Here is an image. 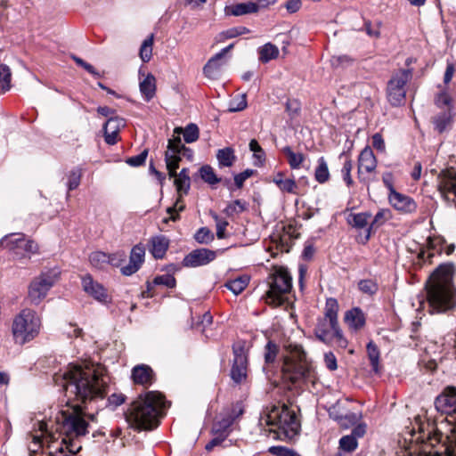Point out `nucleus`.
Returning a JSON list of instances; mask_svg holds the SVG:
<instances>
[{
    "mask_svg": "<svg viewBox=\"0 0 456 456\" xmlns=\"http://www.w3.org/2000/svg\"><path fill=\"white\" fill-rule=\"evenodd\" d=\"M68 398L55 417L58 444L55 456H76L82 449L80 438L88 434L89 420L94 415L86 414L79 403L102 399L107 394L109 377L106 369L99 363L70 364L61 373L54 376Z\"/></svg>",
    "mask_w": 456,
    "mask_h": 456,
    "instance_id": "obj_1",
    "label": "nucleus"
},
{
    "mask_svg": "<svg viewBox=\"0 0 456 456\" xmlns=\"http://www.w3.org/2000/svg\"><path fill=\"white\" fill-rule=\"evenodd\" d=\"M453 273L452 264H442L431 274L427 286V300L431 314L445 313L455 306Z\"/></svg>",
    "mask_w": 456,
    "mask_h": 456,
    "instance_id": "obj_2",
    "label": "nucleus"
},
{
    "mask_svg": "<svg viewBox=\"0 0 456 456\" xmlns=\"http://www.w3.org/2000/svg\"><path fill=\"white\" fill-rule=\"evenodd\" d=\"M166 408L164 396L156 391H150L138 396L126 412V421L134 428L151 430L159 424V418Z\"/></svg>",
    "mask_w": 456,
    "mask_h": 456,
    "instance_id": "obj_3",
    "label": "nucleus"
},
{
    "mask_svg": "<svg viewBox=\"0 0 456 456\" xmlns=\"http://www.w3.org/2000/svg\"><path fill=\"white\" fill-rule=\"evenodd\" d=\"M261 426L271 427L270 432L276 436L274 438L291 439L300 430V422L296 412L286 404L267 407L259 419Z\"/></svg>",
    "mask_w": 456,
    "mask_h": 456,
    "instance_id": "obj_4",
    "label": "nucleus"
},
{
    "mask_svg": "<svg viewBox=\"0 0 456 456\" xmlns=\"http://www.w3.org/2000/svg\"><path fill=\"white\" fill-rule=\"evenodd\" d=\"M286 354L283 355L281 367L284 379L296 383L300 380L312 381L315 379L314 370L302 346L288 342L284 345Z\"/></svg>",
    "mask_w": 456,
    "mask_h": 456,
    "instance_id": "obj_5",
    "label": "nucleus"
},
{
    "mask_svg": "<svg viewBox=\"0 0 456 456\" xmlns=\"http://www.w3.org/2000/svg\"><path fill=\"white\" fill-rule=\"evenodd\" d=\"M338 309L339 306L337 299L333 297L327 298L324 315L318 319L314 328V335L320 341L327 345L345 349L348 345V341L344 337L338 324Z\"/></svg>",
    "mask_w": 456,
    "mask_h": 456,
    "instance_id": "obj_6",
    "label": "nucleus"
},
{
    "mask_svg": "<svg viewBox=\"0 0 456 456\" xmlns=\"http://www.w3.org/2000/svg\"><path fill=\"white\" fill-rule=\"evenodd\" d=\"M41 330V319L29 308L21 310L12 324V333L16 344L24 345L36 338Z\"/></svg>",
    "mask_w": 456,
    "mask_h": 456,
    "instance_id": "obj_7",
    "label": "nucleus"
},
{
    "mask_svg": "<svg viewBox=\"0 0 456 456\" xmlns=\"http://www.w3.org/2000/svg\"><path fill=\"white\" fill-rule=\"evenodd\" d=\"M38 428L29 435L28 444L30 456H55L58 439L55 434L48 430L46 422L38 421Z\"/></svg>",
    "mask_w": 456,
    "mask_h": 456,
    "instance_id": "obj_8",
    "label": "nucleus"
},
{
    "mask_svg": "<svg viewBox=\"0 0 456 456\" xmlns=\"http://www.w3.org/2000/svg\"><path fill=\"white\" fill-rule=\"evenodd\" d=\"M269 289L266 292V302L280 305L284 302L285 296L292 288V278L285 267H275L269 277Z\"/></svg>",
    "mask_w": 456,
    "mask_h": 456,
    "instance_id": "obj_9",
    "label": "nucleus"
},
{
    "mask_svg": "<svg viewBox=\"0 0 456 456\" xmlns=\"http://www.w3.org/2000/svg\"><path fill=\"white\" fill-rule=\"evenodd\" d=\"M181 154L183 156H191V151L185 147L181 138L175 137L168 140L167 150L165 153V161L170 177L179 176L182 178H190L189 169L183 168L178 174L176 173L181 160Z\"/></svg>",
    "mask_w": 456,
    "mask_h": 456,
    "instance_id": "obj_10",
    "label": "nucleus"
},
{
    "mask_svg": "<svg viewBox=\"0 0 456 456\" xmlns=\"http://www.w3.org/2000/svg\"><path fill=\"white\" fill-rule=\"evenodd\" d=\"M59 275L58 269H51L34 278L28 286V298L30 303L36 305H38L58 281Z\"/></svg>",
    "mask_w": 456,
    "mask_h": 456,
    "instance_id": "obj_11",
    "label": "nucleus"
},
{
    "mask_svg": "<svg viewBox=\"0 0 456 456\" xmlns=\"http://www.w3.org/2000/svg\"><path fill=\"white\" fill-rule=\"evenodd\" d=\"M411 78L409 69H400L395 73L387 83V97L393 106H400L405 102V86Z\"/></svg>",
    "mask_w": 456,
    "mask_h": 456,
    "instance_id": "obj_12",
    "label": "nucleus"
},
{
    "mask_svg": "<svg viewBox=\"0 0 456 456\" xmlns=\"http://www.w3.org/2000/svg\"><path fill=\"white\" fill-rule=\"evenodd\" d=\"M233 363L231 369V378L233 382H244L248 375V349L244 341H239L232 346Z\"/></svg>",
    "mask_w": 456,
    "mask_h": 456,
    "instance_id": "obj_13",
    "label": "nucleus"
},
{
    "mask_svg": "<svg viewBox=\"0 0 456 456\" xmlns=\"http://www.w3.org/2000/svg\"><path fill=\"white\" fill-rule=\"evenodd\" d=\"M6 248L14 254L19 255V249H23L28 254L38 253L39 247L32 240H26L23 233H12L4 236L0 240V248Z\"/></svg>",
    "mask_w": 456,
    "mask_h": 456,
    "instance_id": "obj_14",
    "label": "nucleus"
},
{
    "mask_svg": "<svg viewBox=\"0 0 456 456\" xmlns=\"http://www.w3.org/2000/svg\"><path fill=\"white\" fill-rule=\"evenodd\" d=\"M242 413L243 411L239 405H232L224 409L213 424L212 433L227 436L229 428L232 425L235 419Z\"/></svg>",
    "mask_w": 456,
    "mask_h": 456,
    "instance_id": "obj_15",
    "label": "nucleus"
},
{
    "mask_svg": "<svg viewBox=\"0 0 456 456\" xmlns=\"http://www.w3.org/2000/svg\"><path fill=\"white\" fill-rule=\"evenodd\" d=\"M437 187L441 196L450 200V195L456 198V171L453 168L443 170L437 177Z\"/></svg>",
    "mask_w": 456,
    "mask_h": 456,
    "instance_id": "obj_16",
    "label": "nucleus"
},
{
    "mask_svg": "<svg viewBox=\"0 0 456 456\" xmlns=\"http://www.w3.org/2000/svg\"><path fill=\"white\" fill-rule=\"evenodd\" d=\"M216 257V251L208 248H198L190 252L183 260L185 267H198L206 265L214 261Z\"/></svg>",
    "mask_w": 456,
    "mask_h": 456,
    "instance_id": "obj_17",
    "label": "nucleus"
},
{
    "mask_svg": "<svg viewBox=\"0 0 456 456\" xmlns=\"http://www.w3.org/2000/svg\"><path fill=\"white\" fill-rule=\"evenodd\" d=\"M144 246L142 244L134 246L130 252L129 263L120 268L121 273L126 276H130L135 273L144 262Z\"/></svg>",
    "mask_w": 456,
    "mask_h": 456,
    "instance_id": "obj_18",
    "label": "nucleus"
},
{
    "mask_svg": "<svg viewBox=\"0 0 456 456\" xmlns=\"http://www.w3.org/2000/svg\"><path fill=\"white\" fill-rule=\"evenodd\" d=\"M388 200L395 209L404 214L413 213L417 209V203L412 198L396 191L388 194Z\"/></svg>",
    "mask_w": 456,
    "mask_h": 456,
    "instance_id": "obj_19",
    "label": "nucleus"
},
{
    "mask_svg": "<svg viewBox=\"0 0 456 456\" xmlns=\"http://www.w3.org/2000/svg\"><path fill=\"white\" fill-rule=\"evenodd\" d=\"M233 46L234 44L229 45L208 60L203 68V73L207 77L211 79H216L218 77L221 67L223 65V58L224 54H226L233 48Z\"/></svg>",
    "mask_w": 456,
    "mask_h": 456,
    "instance_id": "obj_20",
    "label": "nucleus"
},
{
    "mask_svg": "<svg viewBox=\"0 0 456 456\" xmlns=\"http://www.w3.org/2000/svg\"><path fill=\"white\" fill-rule=\"evenodd\" d=\"M377 167V159L370 147L366 146L360 153L358 158V175L362 179L363 172L372 174Z\"/></svg>",
    "mask_w": 456,
    "mask_h": 456,
    "instance_id": "obj_21",
    "label": "nucleus"
},
{
    "mask_svg": "<svg viewBox=\"0 0 456 456\" xmlns=\"http://www.w3.org/2000/svg\"><path fill=\"white\" fill-rule=\"evenodd\" d=\"M84 290L99 302H107L108 293L106 289L97 281H94L91 275L82 278Z\"/></svg>",
    "mask_w": 456,
    "mask_h": 456,
    "instance_id": "obj_22",
    "label": "nucleus"
},
{
    "mask_svg": "<svg viewBox=\"0 0 456 456\" xmlns=\"http://www.w3.org/2000/svg\"><path fill=\"white\" fill-rule=\"evenodd\" d=\"M133 381L144 387L151 386L155 379L153 370L147 364H138L132 370Z\"/></svg>",
    "mask_w": 456,
    "mask_h": 456,
    "instance_id": "obj_23",
    "label": "nucleus"
},
{
    "mask_svg": "<svg viewBox=\"0 0 456 456\" xmlns=\"http://www.w3.org/2000/svg\"><path fill=\"white\" fill-rule=\"evenodd\" d=\"M344 322L350 330L357 331L365 325V315L359 307H354L345 313Z\"/></svg>",
    "mask_w": 456,
    "mask_h": 456,
    "instance_id": "obj_24",
    "label": "nucleus"
},
{
    "mask_svg": "<svg viewBox=\"0 0 456 456\" xmlns=\"http://www.w3.org/2000/svg\"><path fill=\"white\" fill-rule=\"evenodd\" d=\"M259 11V5L254 2L240 3L224 9L226 15L241 16L245 14L256 13Z\"/></svg>",
    "mask_w": 456,
    "mask_h": 456,
    "instance_id": "obj_25",
    "label": "nucleus"
},
{
    "mask_svg": "<svg viewBox=\"0 0 456 456\" xmlns=\"http://www.w3.org/2000/svg\"><path fill=\"white\" fill-rule=\"evenodd\" d=\"M140 93L146 102H150L156 94V78L148 73L139 83Z\"/></svg>",
    "mask_w": 456,
    "mask_h": 456,
    "instance_id": "obj_26",
    "label": "nucleus"
},
{
    "mask_svg": "<svg viewBox=\"0 0 456 456\" xmlns=\"http://www.w3.org/2000/svg\"><path fill=\"white\" fill-rule=\"evenodd\" d=\"M151 252L155 258H162L169 245L168 240L164 236L153 237L151 240Z\"/></svg>",
    "mask_w": 456,
    "mask_h": 456,
    "instance_id": "obj_27",
    "label": "nucleus"
},
{
    "mask_svg": "<svg viewBox=\"0 0 456 456\" xmlns=\"http://www.w3.org/2000/svg\"><path fill=\"white\" fill-rule=\"evenodd\" d=\"M453 114L452 110H445L433 118L435 129L439 133H443L448 126L452 125Z\"/></svg>",
    "mask_w": 456,
    "mask_h": 456,
    "instance_id": "obj_28",
    "label": "nucleus"
},
{
    "mask_svg": "<svg viewBox=\"0 0 456 456\" xmlns=\"http://www.w3.org/2000/svg\"><path fill=\"white\" fill-rule=\"evenodd\" d=\"M174 133L176 134L175 137H179L180 134H183V139L187 143L196 142L199 138V128L195 124H189L184 129L182 127H175Z\"/></svg>",
    "mask_w": 456,
    "mask_h": 456,
    "instance_id": "obj_29",
    "label": "nucleus"
},
{
    "mask_svg": "<svg viewBox=\"0 0 456 456\" xmlns=\"http://www.w3.org/2000/svg\"><path fill=\"white\" fill-rule=\"evenodd\" d=\"M366 350L372 370L375 373H379L380 370V352L378 346L373 341H370L367 344Z\"/></svg>",
    "mask_w": 456,
    "mask_h": 456,
    "instance_id": "obj_30",
    "label": "nucleus"
},
{
    "mask_svg": "<svg viewBox=\"0 0 456 456\" xmlns=\"http://www.w3.org/2000/svg\"><path fill=\"white\" fill-rule=\"evenodd\" d=\"M370 216H371V215L368 212L351 214L348 216V224L357 229L366 228L368 230L369 226L370 224Z\"/></svg>",
    "mask_w": 456,
    "mask_h": 456,
    "instance_id": "obj_31",
    "label": "nucleus"
},
{
    "mask_svg": "<svg viewBox=\"0 0 456 456\" xmlns=\"http://www.w3.org/2000/svg\"><path fill=\"white\" fill-rule=\"evenodd\" d=\"M216 159L219 167H232L236 159L233 149L226 147L217 151Z\"/></svg>",
    "mask_w": 456,
    "mask_h": 456,
    "instance_id": "obj_32",
    "label": "nucleus"
},
{
    "mask_svg": "<svg viewBox=\"0 0 456 456\" xmlns=\"http://www.w3.org/2000/svg\"><path fill=\"white\" fill-rule=\"evenodd\" d=\"M445 240L443 237L433 236L428 237L427 240L428 253L427 257L431 258L435 253L440 254L444 250Z\"/></svg>",
    "mask_w": 456,
    "mask_h": 456,
    "instance_id": "obj_33",
    "label": "nucleus"
},
{
    "mask_svg": "<svg viewBox=\"0 0 456 456\" xmlns=\"http://www.w3.org/2000/svg\"><path fill=\"white\" fill-rule=\"evenodd\" d=\"M248 275H241L234 280L225 283V287L230 289L234 295L240 294L249 283Z\"/></svg>",
    "mask_w": 456,
    "mask_h": 456,
    "instance_id": "obj_34",
    "label": "nucleus"
},
{
    "mask_svg": "<svg viewBox=\"0 0 456 456\" xmlns=\"http://www.w3.org/2000/svg\"><path fill=\"white\" fill-rule=\"evenodd\" d=\"M314 178L320 183H324L330 179L328 164L323 157L318 159L317 167L314 170Z\"/></svg>",
    "mask_w": 456,
    "mask_h": 456,
    "instance_id": "obj_35",
    "label": "nucleus"
},
{
    "mask_svg": "<svg viewBox=\"0 0 456 456\" xmlns=\"http://www.w3.org/2000/svg\"><path fill=\"white\" fill-rule=\"evenodd\" d=\"M259 60L263 63H266L273 59H276L279 55V49L276 45L267 43L259 48Z\"/></svg>",
    "mask_w": 456,
    "mask_h": 456,
    "instance_id": "obj_36",
    "label": "nucleus"
},
{
    "mask_svg": "<svg viewBox=\"0 0 456 456\" xmlns=\"http://www.w3.org/2000/svg\"><path fill=\"white\" fill-rule=\"evenodd\" d=\"M288 159V163L291 169H298L305 160V155L302 153H296L289 146L282 149Z\"/></svg>",
    "mask_w": 456,
    "mask_h": 456,
    "instance_id": "obj_37",
    "label": "nucleus"
},
{
    "mask_svg": "<svg viewBox=\"0 0 456 456\" xmlns=\"http://www.w3.org/2000/svg\"><path fill=\"white\" fill-rule=\"evenodd\" d=\"M279 352V346L273 341H268L265 346V366L263 367V370L267 373V366L274 363L277 354Z\"/></svg>",
    "mask_w": 456,
    "mask_h": 456,
    "instance_id": "obj_38",
    "label": "nucleus"
},
{
    "mask_svg": "<svg viewBox=\"0 0 456 456\" xmlns=\"http://www.w3.org/2000/svg\"><path fill=\"white\" fill-rule=\"evenodd\" d=\"M249 150L253 152L254 165L261 167L265 161V152L256 139H252L248 144Z\"/></svg>",
    "mask_w": 456,
    "mask_h": 456,
    "instance_id": "obj_39",
    "label": "nucleus"
},
{
    "mask_svg": "<svg viewBox=\"0 0 456 456\" xmlns=\"http://www.w3.org/2000/svg\"><path fill=\"white\" fill-rule=\"evenodd\" d=\"M391 217V213L389 209L383 208L380 209L374 216L372 222L370 223L368 228V235L367 240L370 238V230L377 229L380 225H382L387 220Z\"/></svg>",
    "mask_w": 456,
    "mask_h": 456,
    "instance_id": "obj_40",
    "label": "nucleus"
},
{
    "mask_svg": "<svg viewBox=\"0 0 456 456\" xmlns=\"http://www.w3.org/2000/svg\"><path fill=\"white\" fill-rule=\"evenodd\" d=\"M154 35L151 34L142 44L140 48V58L143 62H148L152 56V45Z\"/></svg>",
    "mask_w": 456,
    "mask_h": 456,
    "instance_id": "obj_41",
    "label": "nucleus"
},
{
    "mask_svg": "<svg viewBox=\"0 0 456 456\" xmlns=\"http://www.w3.org/2000/svg\"><path fill=\"white\" fill-rule=\"evenodd\" d=\"M200 175L201 179L205 183H207L212 186L218 183L221 181V178L217 177L213 167L208 165H205L200 167Z\"/></svg>",
    "mask_w": 456,
    "mask_h": 456,
    "instance_id": "obj_42",
    "label": "nucleus"
},
{
    "mask_svg": "<svg viewBox=\"0 0 456 456\" xmlns=\"http://www.w3.org/2000/svg\"><path fill=\"white\" fill-rule=\"evenodd\" d=\"M12 73L10 68L5 64L0 65V92L5 93L11 88Z\"/></svg>",
    "mask_w": 456,
    "mask_h": 456,
    "instance_id": "obj_43",
    "label": "nucleus"
},
{
    "mask_svg": "<svg viewBox=\"0 0 456 456\" xmlns=\"http://www.w3.org/2000/svg\"><path fill=\"white\" fill-rule=\"evenodd\" d=\"M89 261L94 267L97 269H103L106 265H108L110 257L109 255L105 254L104 252L95 251L90 255Z\"/></svg>",
    "mask_w": 456,
    "mask_h": 456,
    "instance_id": "obj_44",
    "label": "nucleus"
},
{
    "mask_svg": "<svg viewBox=\"0 0 456 456\" xmlns=\"http://www.w3.org/2000/svg\"><path fill=\"white\" fill-rule=\"evenodd\" d=\"M248 33H249V29L248 28L240 26V27H233V28L226 29V30L221 32L218 35V37H219V41H223V40H226V39L234 38L236 37L245 35Z\"/></svg>",
    "mask_w": 456,
    "mask_h": 456,
    "instance_id": "obj_45",
    "label": "nucleus"
},
{
    "mask_svg": "<svg viewBox=\"0 0 456 456\" xmlns=\"http://www.w3.org/2000/svg\"><path fill=\"white\" fill-rule=\"evenodd\" d=\"M358 443L354 436H344L339 440V448L346 452H351L357 448Z\"/></svg>",
    "mask_w": 456,
    "mask_h": 456,
    "instance_id": "obj_46",
    "label": "nucleus"
},
{
    "mask_svg": "<svg viewBox=\"0 0 456 456\" xmlns=\"http://www.w3.org/2000/svg\"><path fill=\"white\" fill-rule=\"evenodd\" d=\"M81 176V168L77 167L69 172L67 183L69 191H73L78 187L80 184Z\"/></svg>",
    "mask_w": 456,
    "mask_h": 456,
    "instance_id": "obj_47",
    "label": "nucleus"
},
{
    "mask_svg": "<svg viewBox=\"0 0 456 456\" xmlns=\"http://www.w3.org/2000/svg\"><path fill=\"white\" fill-rule=\"evenodd\" d=\"M246 209V203L242 200H236L231 202L224 209V213L228 216L242 213Z\"/></svg>",
    "mask_w": 456,
    "mask_h": 456,
    "instance_id": "obj_48",
    "label": "nucleus"
},
{
    "mask_svg": "<svg viewBox=\"0 0 456 456\" xmlns=\"http://www.w3.org/2000/svg\"><path fill=\"white\" fill-rule=\"evenodd\" d=\"M282 192L297 194V184L294 179L285 178L277 185Z\"/></svg>",
    "mask_w": 456,
    "mask_h": 456,
    "instance_id": "obj_49",
    "label": "nucleus"
},
{
    "mask_svg": "<svg viewBox=\"0 0 456 456\" xmlns=\"http://www.w3.org/2000/svg\"><path fill=\"white\" fill-rule=\"evenodd\" d=\"M125 125L126 122L124 118L119 117H110V118L105 123L103 129L119 133L120 129L124 127Z\"/></svg>",
    "mask_w": 456,
    "mask_h": 456,
    "instance_id": "obj_50",
    "label": "nucleus"
},
{
    "mask_svg": "<svg viewBox=\"0 0 456 456\" xmlns=\"http://www.w3.org/2000/svg\"><path fill=\"white\" fill-rule=\"evenodd\" d=\"M195 240L201 244H208L214 240V234L207 227H202L198 230L194 235Z\"/></svg>",
    "mask_w": 456,
    "mask_h": 456,
    "instance_id": "obj_51",
    "label": "nucleus"
},
{
    "mask_svg": "<svg viewBox=\"0 0 456 456\" xmlns=\"http://www.w3.org/2000/svg\"><path fill=\"white\" fill-rule=\"evenodd\" d=\"M352 168H353V162L348 157L346 156V159H345L343 167L341 169V174H342L343 180L345 181V183H346L347 186H351L354 183V181L351 176Z\"/></svg>",
    "mask_w": 456,
    "mask_h": 456,
    "instance_id": "obj_52",
    "label": "nucleus"
},
{
    "mask_svg": "<svg viewBox=\"0 0 456 456\" xmlns=\"http://www.w3.org/2000/svg\"><path fill=\"white\" fill-rule=\"evenodd\" d=\"M182 198H183V196H180V194H178V198H177L174 207L167 208V213L170 214V216L168 219H170L174 222L179 218L178 212L183 211L185 208V205H184Z\"/></svg>",
    "mask_w": 456,
    "mask_h": 456,
    "instance_id": "obj_53",
    "label": "nucleus"
},
{
    "mask_svg": "<svg viewBox=\"0 0 456 456\" xmlns=\"http://www.w3.org/2000/svg\"><path fill=\"white\" fill-rule=\"evenodd\" d=\"M247 107L246 95H238L233 98L229 103V111L236 112L244 110Z\"/></svg>",
    "mask_w": 456,
    "mask_h": 456,
    "instance_id": "obj_54",
    "label": "nucleus"
},
{
    "mask_svg": "<svg viewBox=\"0 0 456 456\" xmlns=\"http://www.w3.org/2000/svg\"><path fill=\"white\" fill-rule=\"evenodd\" d=\"M190 181V178L175 176V185L176 187L177 193L180 194V196H183L188 193L191 187Z\"/></svg>",
    "mask_w": 456,
    "mask_h": 456,
    "instance_id": "obj_55",
    "label": "nucleus"
},
{
    "mask_svg": "<svg viewBox=\"0 0 456 456\" xmlns=\"http://www.w3.org/2000/svg\"><path fill=\"white\" fill-rule=\"evenodd\" d=\"M435 102L438 108H446V110H452V97L445 91L437 94Z\"/></svg>",
    "mask_w": 456,
    "mask_h": 456,
    "instance_id": "obj_56",
    "label": "nucleus"
},
{
    "mask_svg": "<svg viewBox=\"0 0 456 456\" xmlns=\"http://www.w3.org/2000/svg\"><path fill=\"white\" fill-rule=\"evenodd\" d=\"M359 289L365 294L373 295L378 290L377 283L372 280H362L358 283Z\"/></svg>",
    "mask_w": 456,
    "mask_h": 456,
    "instance_id": "obj_57",
    "label": "nucleus"
},
{
    "mask_svg": "<svg viewBox=\"0 0 456 456\" xmlns=\"http://www.w3.org/2000/svg\"><path fill=\"white\" fill-rule=\"evenodd\" d=\"M175 279L171 274H163L156 276L153 280L155 285H164L167 288H174L175 286Z\"/></svg>",
    "mask_w": 456,
    "mask_h": 456,
    "instance_id": "obj_58",
    "label": "nucleus"
},
{
    "mask_svg": "<svg viewBox=\"0 0 456 456\" xmlns=\"http://www.w3.org/2000/svg\"><path fill=\"white\" fill-rule=\"evenodd\" d=\"M268 452L275 456H299L294 450L285 446H271Z\"/></svg>",
    "mask_w": 456,
    "mask_h": 456,
    "instance_id": "obj_59",
    "label": "nucleus"
},
{
    "mask_svg": "<svg viewBox=\"0 0 456 456\" xmlns=\"http://www.w3.org/2000/svg\"><path fill=\"white\" fill-rule=\"evenodd\" d=\"M213 218L216 223V236L218 239L225 238V229L228 225V222L224 219L219 218L216 214L212 215Z\"/></svg>",
    "mask_w": 456,
    "mask_h": 456,
    "instance_id": "obj_60",
    "label": "nucleus"
},
{
    "mask_svg": "<svg viewBox=\"0 0 456 456\" xmlns=\"http://www.w3.org/2000/svg\"><path fill=\"white\" fill-rule=\"evenodd\" d=\"M354 59L347 54L335 56L332 58V64L340 67H348L352 65Z\"/></svg>",
    "mask_w": 456,
    "mask_h": 456,
    "instance_id": "obj_61",
    "label": "nucleus"
},
{
    "mask_svg": "<svg viewBox=\"0 0 456 456\" xmlns=\"http://www.w3.org/2000/svg\"><path fill=\"white\" fill-rule=\"evenodd\" d=\"M147 155H148V151L144 150L140 154H138L136 156H133L131 158H128L126 162L129 166L139 167V166L142 165L145 162Z\"/></svg>",
    "mask_w": 456,
    "mask_h": 456,
    "instance_id": "obj_62",
    "label": "nucleus"
},
{
    "mask_svg": "<svg viewBox=\"0 0 456 456\" xmlns=\"http://www.w3.org/2000/svg\"><path fill=\"white\" fill-rule=\"evenodd\" d=\"M110 261L108 262V265H110L112 266L119 267L121 266L122 263L126 259V254L124 252H117L111 255H109Z\"/></svg>",
    "mask_w": 456,
    "mask_h": 456,
    "instance_id": "obj_63",
    "label": "nucleus"
},
{
    "mask_svg": "<svg viewBox=\"0 0 456 456\" xmlns=\"http://www.w3.org/2000/svg\"><path fill=\"white\" fill-rule=\"evenodd\" d=\"M253 175V170L246 169L245 171L234 175V183L238 188L243 186L244 182Z\"/></svg>",
    "mask_w": 456,
    "mask_h": 456,
    "instance_id": "obj_64",
    "label": "nucleus"
}]
</instances>
